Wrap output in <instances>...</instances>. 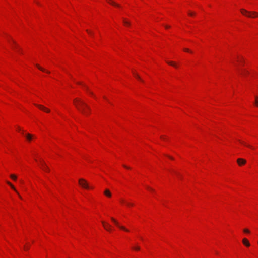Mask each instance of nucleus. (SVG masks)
Segmentation results:
<instances>
[{"mask_svg": "<svg viewBox=\"0 0 258 258\" xmlns=\"http://www.w3.org/2000/svg\"><path fill=\"white\" fill-rule=\"evenodd\" d=\"M74 103L77 109L85 115H88V112L86 109L90 111V107L80 99H75Z\"/></svg>", "mask_w": 258, "mask_h": 258, "instance_id": "1", "label": "nucleus"}, {"mask_svg": "<svg viewBox=\"0 0 258 258\" xmlns=\"http://www.w3.org/2000/svg\"><path fill=\"white\" fill-rule=\"evenodd\" d=\"M241 13L248 18H255L258 16V13L255 11H248L244 9H241Z\"/></svg>", "mask_w": 258, "mask_h": 258, "instance_id": "2", "label": "nucleus"}, {"mask_svg": "<svg viewBox=\"0 0 258 258\" xmlns=\"http://www.w3.org/2000/svg\"><path fill=\"white\" fill-rule=\"evenodd\" d=\"M79 183L83 188L85 189H88L89 188L87 182L83 178H81L79 180Z\"/></svg>", "mask_w": 258, "mask_h": 258, "instance_id": "3", "label": "nucleus"}, {"mask_svg": "<svg viewBox=\"0 0 258 258\" xmlns=\"http://www.w3.org/2000/svg\"><path fill=\"white\" fill-rule=\"evenodd\" d=\"M111 219L112 220V221L121 230H124L125 231H126V232H128V230L127 229H126L125 227L123 226H121L119 223H118V222L113 217H111Z\"/></svg>", "mask_w": 258, "mask_h": 258, "instance_id": "4", "label": "nucleus"}, {"mask_svg": "<svg viewBox=\"0 0 258 258\" xmlns=\"http://www.w3.org/2000/svg\"><path fill=\"white\" fill-rule=\"evenodd\" d=\"M11 41H12V48L14 49H17L18 50V51L20 52V53H22V50L21 49V48H20L19 46L18 45V44L17 43V42L13 40L12 39H11Z\"/></svg>", "mask_w": 258, "mask_h": 258, "instance_id": "5", "label": "nucleus"}, {"mask_svg": "<svg viewBox=\"0 0 258 258\" xmlns=\"http://www.w3.org/2000/svg\"><path fill=\"white\" fill-rule=\"evenodd\" d=\"M102 223L103 224V226L104 228L107 231H109V232L111 231V226L109 224L106 223L104 221H102Z\"/></svg>", "mask_w": 258, "mask_h": 258, "instance_id": "6", "label": "nucleus"}, {"mask_svg": "<svg viewBox=\"0 0 258 258\" xmlns=\"http://www.w3.org/2000/svg\"><path fill=\"white\" fill-rule=\"evenodd\" d=\"M237 162L239 166H242V165H244L246 163V161L245 159H242V158H238L237 160Z\"/></svg>", "mask_w": 258, "mask_h": 258, "instance_id": "7", "label": "nucleus"}, {"mask_svg": "<svg viewBox=\"0 0 258 258\" xmlns=\"http://www.w3.org/2000/svg\"><path fill=\"white\" fill-rule=\"evenodd\" d=\"M35 106H36L37 107H38L39 109L46 112H50V110L47 109V108H46L45 107H44V106L43 105H38V104H35Z\"/></svg>", "mask_w": 258, "mask_h": 258, "instance_id": "8", "label": "nucleus"}, {"mask_svg": "<svg viewBox=\"0 0 258 258\" xmlns=\"http://www.w3.org/2000/svg\"><path fill=\"white\" fill-rule=\"evenodd\" d=\"M40 162H41L42 166L43 167V169L47 172L49 171V169L48 167V166L45 164L43 160H41Z\"/></svg>", "mask_w": 258, "mask_h": 258, "instance_id": "9", "label": "nucleus"}, {"mask_svg": "<svg viewBox=\"0 0 258 258\" xmlns=\"http://www.w3.org/2000/svg\"><path fill=\"white\" fill-rule=\"evenodd\" d=\"M239 71L240 74L243 76H246L247 74H248V71L245 69H241L239 70Z\"/></svg>", "mask_w": 258, "mask_h": 258, "instance_id": "10", "label": "nucleus"}, {"mask_svg": "<svg viewBox=\"0 0 258 258\" xmlns=\"http://www.w3.org/2000/svg\"><path fill=\"white\" fill-rule=\"evenodd\" d=\"M242 243L244 245H245L247 247H249L250 246V243L248 240L246 238H243L242 240Z\"/></svg>", "mask_w": 258, "mask_h": 258, "instance_id": "11", "label": "nucleus"}, {"mask_svg": "<svg viewBox=\"0 0 258 258\" xmlns=\"http://www.w3.org/2000/svg\"><path fill=\"white\" fill-rule=\"evenodd\" d=\"M26 139L29 141H31L33 138V136L30 134H26L25 135Z\"/></svg>", "mask_w": 258, "mask_h": 258, "instance_id": "12", "label": "nucleus"}, {"mask_svg": "<svg viewBox=\"0 0 258 258\" xmlns=\"http://www.w3.org/2000/svg\"><path fill=\"white\" fill-rule=\"evenodd\" d=\"M7 184H8V185H9L11 186V188H12L14 190H15V191H16L18 194H18V192H17V190L16 189V188H15V187H14V186H13V185H12V184L10 182L8 181V182H7ZM19 195V197H20L21 199H22V197H21V196H20L19 195Z\"/></svg>", "mask_w": 258, "mask_h": 258, "instance_id": "13", "label": "nucleus"}, {"mask_svg": "<svg viewBox=\"0 0 258 258\" xmlns=\"http://www.w3.org/2000/svg\"><path fill=\"white\" fill-rule=\"evenodd\" d=\"M104 194L107 197H111V193L108 189H105L104 192Z\"/></svg>", "mask_w": 258, "mask_h": 258, "instance_id": "14", "label": "nucleus"}, {"mask_svg": "<svg viewBox=\"0 0 258 258\" xmlns=\"http://www.w3.org/2000/svg\"><path fill=\"white\" fill-rule=\"evenodd\" d=\"M107 2L110 3V4L113 5V6H116V7H119V5L116 3H115V2L112 1L111 0H107Z\"/></svg>", "mask_w": 258, "mask_h": 258, "instance_id": "15", "label": "nucleus"}, {"mask_svg": "<svg viewBox=\"0 0 258 258\" xmlns=\"http://www.w3.org/2000/svg\"><path fill=\"white\" fill-rule=\"evenodd\" d=\"M36 67L41 71H43V72H46V73H49L50 72L49 71H46L45 69H44L43 68H42V67H41L40 66H39V65L38 64H36Z\"/></svg>", "mask_w": 258, "mask_h": 258, "instance_id": "16", "label": "nucleus"}, {"mask_svg": "<svg viewBox=\"0 0 258 258\" xmlns=\"http://www.w3.org/2000/svg\"><path fill=\"white\" fill-rule=\"evenodd\" d=\"M239 141L243 145H245V146L247 147H249L250 148H252L253 149V147L249 145H248V144H246L245 142L242 141H240V140H239Z\"/></svg>", "mask_w": 258, "mask_h": 258, "instance_id": "17", "label": "nucleus"}, {"mask_svg": "<svg viewBox=\"0 0 258 258\" xmlns=\"http://www.w3.org/2000/svg\"><path fill=\"white\" fill-rule=\"evenodd\" d=\"M167 63L170 64V65H171L172 66H174V67H175L176 68L177 67V66L176 65V64L174 62H173V61H168Z\"/></svg>", "mask_w": 258, "mask_h": 258, "instance_id": "18", "label": "nucleus"}, {"mask_svg": "<svg viewBox=\"0 0 258 258\" xmlns=\"http://www.w3.org/2000/svg\"><path fill=\"white\" fill-rule=\"evenodd\" d=\"M123 23L125 25H127V26H129L130 25V22L126 21L125 19H123Z\"/></svg>", "mask_w": 258, "mask_h": 258, "instance_id": "19", "label": "nucleus"}, {"mask_svg": "<svg viewBox=\"0 0 258 258\" xmlns=\"http://www.w3.org/2000/svg\"><path fill=\"white\" fill-rule=\"evenodd\" d=\"M134 75L135 76V77H136L137 79H139V80H140V81H141L142 82H143V81L141 79L140 77L138 74H137L136 73H134Z\"/></svg>", "mask_w": 258, "mask_h": 258, "instance_id": "20", "label": "nucleus"}, {"mask_svg": "<svg viewBox=\"0 0 258 258\" xmlns=\"http://www.w3.org/2000/svg\"><path fill=\"white\" fill-rule=\"evenodd\" d=\"M10 177L12 179L14 180H16L17 179V176L15 175L12 174L10 175Z\"/></svg>", "mask_w": 258, "mask_h": 258, "instance_id": "21", "label": "nucleus"}, {"mask_svg": "<svg viewBox=\"0 0 258 258\" xmlns=\"http://www.w3.org/2000/svg\"><path fill=\"white\" fill-rule=\"evenodd\" d=\"M255 105L258 107V97H255Z\"/></svg>", "mask_w": 258, "mask_h": 258, "instance_id": "22", "label": "nucleus"}, {"mask_svg": "<svg viewBox=\"0 0 258 258\" xmlns=\"http://www.w3.org/2000/svg\"><path fill=\"white\" fill-rule=\"evenodd\" d=\"M243 232L246 233H250V231L248 229H244L243 230Z\"/></svg>", "mask_w": 258, "mask_h": 258, "instance_id": "23", "label": "nucleus"}, {"mask_svg": "<svg viewBox=\"0 0 258 258\" xmlns=\"http://www.w3.org/2000/svg\"><path fill=\"white\" fill-rule=\"evenodd\" d=\"M84 86L85 87V88H86V90H87V91H89V93H90L91 95H93V92H91V91H89L88 88L87 87H86V86H85V85H84Z\"/></svg>", "mask_w": 258, "mask_h": 258, "instance_id": "24", "label": "nucleus"}, {"mask_svg": "<svg viewBox=\"0 0 258 258\" xmlns=\"http://www.w3.org/2000/svg\"><path fill=\"white\" fill-rule=\"evenodd\" d=\"M183 50H184V51H185V52H190V53H191V51L189 49H187V48H184V49H183Z\"/></svg>", "mask_w": 258, "mask_h": 258, "instance_id": "25", "label": "nucleus"}, {"mask_svg": "<svg viewBox=\"0 0 258 258\" xmlns=\"http://www.w3.org/2000/svg\"><path fill=\"white\" fill-rule=\"evenodd\" d=\"M188 15H189V16H192L195 15V13H194V12H188Z\"/></svg>", "mask_w": 258, "mask_h": 258, "instance_id": "26", "label": "nucleus"}, {"mask_svg": "<svg viewBox=\"0 0 258 258\" xmlns=\"http://www.w3.org/2000/svg\"><path fill=\"white\" fill-rule=\"evenodd\" d=\"M133 248L136 250H139L140 249V247L139 246H136L135 247H134Z\"/></svg>", "mask_w": 258, "mask_h": 258, "instance_id": "27", "label": "nucleus"}, {"mask_svg": "<svg viewBox=\"0 0 258 258\" xmlns=\"http://www.w3.org/2000/svg\"><path fill=\"white\" fill-rule=\"evenodd\" d=\"M86 31H87V32L89 34H90V35H93V33H92V32L90 31H89V30H86Z\"/></svg>", "mask_w": 258, "mask_h": 258, "instance_id": "28", "label": "nucleus"}, {"mask_svg": "<svg viewBox=\"0 0 258 258\" xmlns=\"http://www.w3.org/2000/svg\"><path fill=\"white\" fill-rule=\"evenodd\" d=\"M147 189H149L150 190L152 191V192H153V191H154L153 189H152V188H150V187H149V186H147Z\"/></svg>", "mask_w": 258, "mask_h": 258, "instance_id": "29", "label": "nucleus"}, {"mask_svg": "<svg viewBox=\"0 0 258 258\" xmlns=\"http://www.w3.org/2000/svg\"><path fill=\"white\" fill-rule=\"evenodd\" d=\"M126 204L127 206H133V204L129 203V202H126Z\"/></svg>", "mask_w": 258, "mask_h": 258, "instance_id": "30", "label": "nucleus"}, {"mask_svg": "<svg viewBox=\"0 0 258 258\" xmlns=\"http://www.w3.org/2000/svg\"><path fill=\"white\" fill-rule=\"evenodd\" d=\"M161 138L163 139V140H165L166 139V137L164 136H161Z\"/></svg>", "mask_w": 258, "mask_h": 258, "instance_id": "31", "label": "nucleus"}, {"mask_svg": "<svg viewBox=\"0 0 258 258\" xmlns=\"http://www.w3.org/2000/svg\"><path fill=\"white\" fill-rule=\"evenodd\" d=\"M24 249L27 250H28L29 249V247H25Z\"/></svg>", "mask_w": 258, "mask_h": 258, "instance_id": "32", "label": "nucleus"}, {"mask_svg": "<svg viewBox=\"0 0 258 258\" xmlns=\"http://www.w3.org/2000/svg\"><path fill=\"white\" fill-rule=\"evenodd\" d=\"M169 158H170L171 159H172L173 160V158L171 157V156H167Z\"/></svg>", "mask_w": 258, "mask_h": 258, "instance_id": "33", "label": "nucleus"}, {"mask_svg": "<svg viewBox=\"0 0 258 258\" xmlns=\"http://www.w3.org/2000/svg\"><path fill=\"white\" fill-rule=\"evenodd\" d=\"M123 166H124L125 168H127V169H129V168H130L129 167H127V166H125V165H123Z\"/></svg>", "mask_w": 258, "mask_h": 258, "instance_id": "34", "label": "nucleus"}, {"mask_svg": "<svg viewBox=\"0 0 258 258\" xmlns=\"http://www.w3.org/2000/svg\"><path fill=\"white\" fill-rule=\"evenodd\" d=\"M169 27H170V26H167H167H165V28H169Z\"/></svg>", "mask_w": 258, "mask_h": 258, "instance_id": "35", "label": "nucleus"}, {"mask_svg": "<svg viewBox=\"0 0 258 258\" xmlns=\"http://www.w3.org/2000/svg\"><path fill=\"white\" fill-rule=\"evenodd\" d=\"M77 84H82V83H81V82H77Z\"/></svg>", "mask_w": 258, "mask_h": 258, "instance_id": "36", "label": "nucleus"}, {"mask_svg": "<svg viewBox=\"0 0 258 258\" xmlns=\"http://www.w3.org/2000/svg\"><path fill=\"white\" fill-rule=\"evenodd\" d=\"M18 129L19 131H21V129L19 127L18 128Z\"/></svg>", "mask_w": 258, "mask_h": 258, "instance_id": "37", "label": "nucleus"}, {"mask_svg": "<svg viewBox=\"0 0 258 258\" xmlns=\"http://www.w3.org/2000/svg\"><path fill=\"white\" fill-rule=\"evenodd\" d=\"M22 133L23 134L24 133V131L22 130Z\"/></svg>", "mask_w": 258, "mask_h": 258, "instance_id": "38", "label": "nucleus"}]
</instances>
